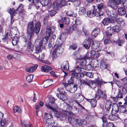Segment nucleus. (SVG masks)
Returning a JSON list of instances; mask_svg holds the SVG:
<instances>
[{
  "mask_svg": "<svg viewBox=\"0 0 127 127\" xmlns=\"http://www.w3.org/2000/svg\"><path fill=\"white\" fill-rule=\"evenodd\" d=\"M86 9L84 7H80L79 8L78 13L81 15L85 14L86 13Z\"/></svg>",
  "mask_w": 127,
  "mask_h": 127,
  "instance_id": "393cba45",
  "label": "nucleus"
},
{
  "mask_svg": "<svg viewBox=\"0 0 127 127\" xmlns=\"http://www.w3.org/2000/svg\"><path fill=\"white\" fill-rule=\"evenodd\" d=\"M65 94V93H63V94H57V96L58 98L60 99H65L66 98Z\"/></svg>",
  "mask_w": 127,
  "mask_h": 127,
  "instance_id": "bb28decb",
  "label": "nucleus"
},
{
  "mask_svg": "<svg viewBox=\"0 0 127 127\" xmlns=\"http://www.w3.org/2000/svg\"><path fill=\"white\" fill-rule=\"evenodd\" d=\"M117 42L118 45L120 46H121L124 43L123 41L120 39H118L117 40Z\"/></svg>",
  "mask_w": 127,
  "mask_h": 127,
  "instance_id": "bf43d9fd",
  "label": "nucleus"
},
{
  "mask_svg": "<svg viewBox=\"0 0 127 127\" xmlns=\"http://www.w3.org/2000/svg\"><path fill=\"white\" fill-rule=\"evenodd\" d=\"M112 102L110 100H106L105 105V108L107 111H108L112 106Z\"/></svg>",
  "mask_w": 127,
  "mask_h": 127,
  "instance_id": "f3484780",
  "label": "nucleus"
},
{
  "mask_svg": "<svg viewBox=\"0 0 127 127\" xmlns=\"http://www.w3.org/2000/svg\"><path fill=\"white\" fill-rule=\"evenodd\" d=\"M108 5L109 7L114 10H116L118 8L117 5L113 0H109Z\"/></svg>",
  "mask_w": 127,
  "mask_h": 127,
  "instance_id": "f8f14e48",
  "label": "nucleus"
},
{
  "mask_svg": "<svg viewBox=\"0 0 127 127\" xmlns=\"http://www.w3.org/2000/svg\"><path fill=\"white\" fill-rule=\"evenodd\" d=\"M68 119L69 122L70 123L73 124V120H74L73 118H72L71 117H68Z\"/></svg>",
  "mask_w": 127,
  "mask_h": 127,
  "instance_id": "4d7b16f0",
  "label": "nucleus"
},
{
  "mask_svg": "<svg viewBox=\"0 0 127 127\" xmlns=\"http://www.w3.org/2000/svg\"><path fill=\"white\" fill-rule=\"evenodd\" d=\"M91 41L89 40H86L83 43L84 46L87 49H89L91 45Z\"/></svg>",
  "mask_w": 127,
  "mask_h": 127,
  "instance_id": "aec40b11",
  "label": "nucleus"
},
{
  "mask_svg": "<svg viewBox=\"0 0 127 127\" xmlns=\"http://www.w3.org/2000/svg\"><path fill=\"white\" fill-rule=\"evenodd\" d=\"M29 37V41L28 42L27 47L29 51L30 52H32L34 49L33 45L32 43V42H33L32 39L33 37H32L31 40L30 39V37Z\"/></svg>",
  "mask_w": 127,
  "mask_h": 127,
  "instance_id": "9b49d317",
  "label": "nucleus"
},
{
  "mask_svg": "<svg viewBox=\"0 0 127 127\" xmlns=\"http://www.w3.org/2000/svg\"><path fill=\"white\" fill-rule=\"evenodd\" d=\"M13 111L14 113H16L17 111L19 113L21 112V109H20L19 107L17 106H14L13 108Z\"/></svg>",
  "mask_w": 127,
  "mask_h": 127,
  "instance_id": "ea45409f",
  "label": "nucleus"
},
{
  "mask_svg": "<svg viewBox=\"0 0 127 127\" xmlns=\"http://www.w3.org/2000/svg\"><path fill=\"white\" fill-rule=\"evenodd\" d=\"M127 93V91L125 87L123 86L121 89H119L117 96L120 98H123V96L126 95Z\"/></svg>",
  "mask_w": 127,
  "mask_h": 127,
  "instance_id": "6e6552de",
  "label": "nucleus"
},
{
  "mask_svg": "<svg viewBox=\"0 0 127 127\" xmlns=\"http://www.w3.org/2000/svg\"><path fill=\"white\" fill-rule=\"evenodd\" d=\"M21 125L22 127H27L25 121L23 120L21 121Z\"/></svg>",
  "mask_w": 127,
  "mask_h": 127,
  "instance_id": "0e129e2a",
  "label": "nucleus"
},
{
  "mask_svg": "<svg viewBox=\"0 0 127 127\" xmlns=\"http://www.w3.org/2000/svg\"><path fill=\"white\" fill-rule=\"evenodd\" d=\"M53 33L49 27H48L46 29V36L43 38V40H41L39 43L38 45L36 47L35 53H37L41 52V48H43L45 46L44 45H42V44H46L47 42V40L49 38L50 35Z\"/></svg>",
  "mask_w": 127,
  "mask_h": 127,
  "instance_id": "f03ea898",
  "label": "nucleus"
},
{
  "mask_svg": "<svg viewBox=\"0 0 127 127\" xmlns=\"http://www.w3.org/2000/svg\"><path fill=\"white\" fill-rule=\"evenodd\" d=\"M53 80L51 79H47L44 81L43 83L44 85L43 87L44 88H46L51 85L52 84Z\"/></svg>",
  "mask_w": 127,
  "mask_h": 127,
  "instance_id": "ddd939ff",
  "label": "nucleus"
},
{
  "mask_svg": "<svg viewBox=\"0 0 127 127\" xmlns=\"http://www.w3.org/2000/svg\"><path fill=\"white\" fill-rule=\"evenodd\" d=\"M52 117L51 115L45 113L44 117L43 119V121L45 123L49 124L50 121L52 120Z\"/></svg>",
  "mask_w": 127,
  "mask_h": 127,
  "instance_id": "1a4fd4ad",
  "label": "nucleus"
},
{
  "mask_svg": "<svg viewBox=\"0 0 127 127\" xmlns=\"http://www.w3.org/2000/svg\"><path fill=\"white\" fill-rule=\"evenodd\" d=\"M8 123V121L7 120H2L0 121V125L2 127H5Z\"/></svg>",
  "mask_w": 127,
  "mask_h": 127,
  "instance_id": "c756f323",
  "label": "nucleus"
},
{
  "mask_svg": "<svg viewBox=\"0 0 127 127\" xmlns=\"http://www.w3.org/2000/svg\"><path fill=\"white\" fill-rule=\"evenodd\" d=\"M75 22L76 25H80L81 22L80 18H77L75 21Z\"/></svg>",
  "mask_w": 127,
  "mask_h": 127,
  "instance_id": "37998d69",
  "label": "nucleus"
},
{
  "mask_svg": "<svg viewBox=\"0 0 127 127\" xmlns=\"http://www.w3.org/2000/svg\"><path fill=\"white\" fill-rule=\"evenodd\" d=\"M73 80L71 78L68 81V82L69 84H70L68 86H67V87H65V89L66 90L68 91H70V84H72L73 83Z\"/></svg>",
  "mask_w": 127,
  "mask_h": 127,
  "instance_id": "cd10ccee",
  "label": "nucleus"
},
{
  "mask_svg": "<svg viewBox=\"0 0 127 127\" xmlns=\"http://www.w3.org/2000/svg\"><path fill=\"white\" fill-rule=\"evenodd\" d=\"M63 22L64 23L67 25L69 24L70 22L69 19L67 18H64L63 20Z\"/></svg>",
  "mask_w": 127,
  "mask_h": 127,
  "instance_id": "a19ab883",
  "label": "nucleus"
},
{
  "mask_svg": "<svg viewBox=\"0 0 127 127\" xmlns=\"http://www.w3.org/2000/svg\"><path fill=\"white\" fill-rule=\"evenodd\" d=\"M112 29L115 32H117L121 30V29L118 26H116L113 27Z\"/></svg>",
  "mask_w": 127,
  "mask_h": 127,
  "instance_id": "f704fd0d",
  "label": "nucleus"
},
{
  "mask_svg": "<svg viewBox=\"0 0 127 127\" xmlns=\"http://www.w3.org/2000/svg\"><path fill=\"white\" fill-rule=\"evenodd\" d=\"M100 29L98 28H95L93 31L91 35V37L92 38H95L99 34L100 32Z\"/></svg>",
  "mask_w": 127,
  "mask_h": 127,
  "instance_id": "9d476101",
  "label": "nucleus"
},
{
  "mask_svg": "<svg viewBox=\"0 0 127 127\" xmlns=\"http://www.w3.org/2000/svg\"><path fill=\"white\" fill-rule=\"evenodd\" d=\"M40 24L39 22L35 24L31 22L29 23L27 26V33L28 37H30L31 40L34 36L33 32L36 34H38L40 31Z\"/></svg>",
  "mask_w": 127,
  "mask_h": 127,
  "instance_id": "f257e3e1",
  "label": "nucleus"
},
{
  "mask_svg": "<svg viewBox=\"0 0 127 127\" xmlns=\"http://www.w3.org/2000/svg\"><path fill=\"white\" fill-rule=\"evenodd\" d=\"M107 126L108 127H116L114 126V124L111 122L109 123L107 125Z\"/></svg>",
  "mask_w": 127,
  "mask_h": 127,
  "instance_id": "69168bd1",
  "label": "nucleus"
},
{
  "mask_svg": "<svg viewBox=\"0 0 127 127\" xmlns=\"http://www.w3.org/2000/svg\"><path fill=\"white\" fill-rule=\"evenodd\" d=\"M24 9V7L23 4H19L18 8L16 9V11L18 13H21L23 12Z\"/></svg>",
  "mask_w": 127,
  "mask_h": 127,
  "instance_id": "a878e982",
  "label": "nucleus"
},
{
  "mask_svg": "<svg viewBox=\"0 0 127 127\" xmlns=\"http://www.w3.org/2000/svg\"><path fill=\"white\" fill-rule=\"evenodd\" d=\"M103 14V13H100L98 11H97V9L95 8H94L93 10L88 11L87 13L88 17L91 18L94 17L95 15H97V16L102 15Z\"/></svg>",
  "mask_w": 127,
  "mask_h": 127,
  "instance_id": "20e7f679",
  "label": "nucleus"
},
{
  "mask_svg": "<svg viewBox=\"0 0 127 127\" xmlns=\"http://www.w3.org/2000/svg\"><path fill=\"white\" fill-rule=\"evenodd\" d=\"M82 73H80L79 74H78V75L77 76L78 77H83L84 75H85V72H86V71H82Z\"/></svg>",
  "mask_w": 127,
  "mask_h": 127,
  "instance_id": "864d4df0",
  "label": "nucleus"
},
{
  "mask_svg": "<svg viewBox=\"0 0 127 127\" xmlns=\"http://www.w3.org/2000/svg\"><path fill=\"white\" fill-rule=\"evenodd\" d=\"M100 67L101 69H104L107 68V65L106 63L102 62L100 63Z\"/></svg>",
  "mask_w": 127,
  "mask_h": 127,
  "instance_id": "4c0bfd02",
  "label": "nucleus"
},
{
  "mask_svg": "<svg viewBox=\"0 0 127 127\" xmlns=\"http://www.w3.org/2000/svg\"><path fill=\"white\" fill-rule=\"evenodd\" d=\"M99 46V44L96 42L93 43L92 45L91 48L92 49H96L98 48Z\"/></svg>",
  "mask_w": 127,
  "mask_h": 127,
  "instance_id": "58836bf2",
  "label": "nucleus"
},
{
  "mask_svg": "<svg viewBox=\"0 0 127 127\" xmlns=\"http://www.w3.org/2000/svg\"><path fill=\"white\" fill-rule=\"evenodd\" d=\"M85 99L91 103L92 107H96L97 102V101L96 99H95L94 98L89 99L85 98Z\"/></svg>",
  "mask_w": 127,
  "mask_h": 127,
  "instance_id": "6ab92c4d",
  "label": "nucleus"
},
{
  "mask_svg": "<svg viewBox=\"0 0 127 127\" xmlns=\"http://www.w3.org/2000/svg\"><path fill=\"white\" fill-rule=\"evenodd\" d=\"M87 122L84 119H76L74 120L73 124L76 127H81L86 125Z\"/></svg>",
  "mask_w": 127,
  "mask_h": 127,
  "instance_id": "39448f33",
  "label": "nucleus"
},
{
  "mask_svg": "<svg viewBox=\"0 0 127 127\" xmlns=\"http://www.w3.org/2000/svg\"><path fill=\"white\" fill-rule=\"evenodd\" d=\"M106 13L108 16L111 18H115L117 17V14L116 12L115 11H112L111 14H110V11L107 9L106 10Z\"/></svg>",
  "mask_w": 127,
  "mask_h": 127,
  "instance_id": "4468645a",
  "label": "nucleus"
},
{
  "mask_svg": "<svg viewBox=\"0 0 127 127\" xmlns=\"http://www.w3.org/2000/svg\"><path fill=\"white\" fill-rule=\"evenodd\" d=\"M61 68L64 70H68L69 69V65L68 62L66 61L64 62L61 65Z\"/></svg>",
  "mask_w": 127,
  "mask_h": 127,
  "instance_id": "dca6fc26",
  "label": "nucleus"
},
{
  "mask_svg": "<svg viewBox=\"0 0 127 127\" xmlns=\"http://www.w3.org/2000/svg\"><path fill=\"white\" fill-rule=\"evenodd\" d=\"M96 51L94 50L91 51L90 52L91 57L92 58H95Z\"/></svg>",
  "mask_w": 127,
  "mask_h": 127,
  "instance_id": "c03bdc74",
  "label": "nucleus"
},
{
  "mask_svg": "<svg viewBox=\"0 0 127 127\" xmlns=\"http://www.w3.org/2000/svg\"><path fill=\"white\" fill-rule=\"evenodd\" d=\"M77 46L75 44H73L72 45L70 46L69 48L70 49L75 50L77 48Z\"/></svg>",
  "mask_w": 127,
  "mask_h": 127,
  "instance_id": "603ef678",
  "label": "nucleus"
},
{
  "mask_svg": "<svg viewBox=\"0 0 127 127\" xmlns=\"http://www.w3.org/2000/svg\"><path fill=\"white\" fill-rule=\"evenodd\" d=\"M97 11H98V12L100 13H103L100 10H102L103 8V4L102 3H101L98 4L97 6Z\"/></svg>",
  "mask_w": 127,
  "mask_h": 127,
  "instance_id": "7c9ffc66",
  "label": "nucleus"
},
{
  "mask_svg": "<svg viewBox=\"0 0 127 127\" xmlns=\"http://www.w3.org/2000/svg\"><path fill=\"white\" fill-rule=\"evenodd\" d=\"M114 2L117 5H119L121 4L122 0H113Z\"/></svg>",
  "mask_w": 127,
  "mask_h": 127,
  "instance_id": "6e6d98bb",
  "label": "nucleus"
},
{
  "mask_svg": "<svg viewBox=\"0 0 127 127\" xmlns=\"http://www.w3.org/2000/svg\"><path fill=\"white\" fill-rule=\"evenodd\" d=\"M119 108L120 107H118L117 104L116 103H113L112 106V111L114 113L116 114L118 112Z\"/></svg>",
  "mask_w": 127,
  "mask_h": 127,
  "instance_id": "a211bd4d",
  "label": "nucleus"
},
{
  "mask_svg": "<svg viewBox=\"0 0 127 127\" xmlns=\"http://www.w3.org/2000/svg\"><path fill=\"white\" fill-rule=\"evenodd\" d=\"M104 43L105 44H106L109 43H111L112 41L109 39H105L104 41Z\"/></svg>",
  "mask_w": 127,
  "mask_h": 127,
  "instance_id": "3c124183",
  "label": "nucleus"
},
{
  "mask_svg": "<svg viewBox=\"0 0 127 127\" xmlns=\"http://www.w3.org/2000/svg\"><path fill=\"white\" fill-rule=\"evenodd\" d=\"M33 78V75L32 74L29 75L27 76L26 79L28 82H30L32 81Z\"/></svg>",
  "mask_w": 127,
  "mask_h": 127,
  "instance_id": "2f4dec72",
  "label": "nucleus"
},
{
  "mask_svg": "<svg viewBox=\"0 0 127 127\" xmlns=\"http://www.w3.org/2000/svg\"><path fill=\"white\" fill-rule=\"evenodd\" d=\"M113 22V20H112L107 18H104L101 22L104 25H107L110 23H112Z\"/></svg>",
  "mask_w": 127,
  "mask_h": 127,
  "instance_id": "2eb2a0df",
  "label": "nucleus"
},
{
  "mask_svg": "<svg viewBox=\"0 0 127 127\" xmlns=\"http://www.w3.org/2000/svg\"><path fill=\"white\" fill-rule=\"evenodd\" d=\"M55 99L53 97H51L50 98L49 102L48 103L46 104V106L48 108H49L52 111L55 112H57V107H55L53 108L50 104V103L53 104L54 103Z\"/></svg>",
  "mask_w": 127,
  "mask_h": 127,
  "instance_id": "423d86ee",
  "label": "nucleus"
},
{
  "mask_svg": "<svg viewBox=\"0 0 127 127\" xmlns=\"http://www.w3.org/2000/svg\"><path fill=\"white\" fill-rule=\"evenodd\" d=\"M8 12L11 15H13L15 12V10L14 8L8 9Z\"/></svg>",
  "mask_w": 127,
  "mask_h": 127,
  "instance_id": "49530a36",
  "label": "nucleus"
},
{
  "mask_svg": "<svg viewBox=\"0 0 127 127\" xmlns=\"http://www.w3.org/2000/svg\"><path fill=\"white\" fill-rule=\"evenodd\" d=\"M39 3L42 6H45L47 5L50 2V0H40Z\"/></svg>",
  "mask_w": 127,
  "mask_h": 127,
  "instance_id": "b1692460",
  "label": "nucleus"
},
{
  "mask_svg": "<svg viewBox=\"0 0 127 127\" xmlns=\"http://www.w3.org/2000/svg\"><path fill=\"white\" fill-rule=\"evenodd\" d=\"M52 68L46 65H43L42 67L41 70L43 72H47L49 71L50 70H51Z\"/></svg>",
  "mask_w": 127,
  "mask_h": 127,
  "instance_id": "4be33fe9",
  "label": "nucleus"
},
{
  "mask_svg": "<svg viewBox=\"0 0 127 127\" xmlns=\"http://www.w3.org/2000/svg\"><path fill=\"white\" fill-rule=\"evenodd\" d=\"M62 113H63L64 115H67L69 114L70 115L71 114V113L70 112L67 111H66L63 110L62 111Z\"/></svg>",
  "mask_w": 127,
  "mask_h": 127,
  "instance_id": "5fc2aeb1",
  "label": "nucleus"
},
{
  "mask_svg": "<svg viewBox=\"0 0 127 127\" xmlns=\"http://www.w3.org/2000/svg\"><path fill=\"white\" fill-rule=\"evenodd\" d=\"M84 70H86V69L85 68H80L78 67V66H77L76 67H75V69H74L73 71H71V75L72 76L71 77H74V76H77L78 74H79L80 73H82V69Z\"/></svg>",
  "mask_w": 127,
  "mask_h": 127,
  "instance_id": "0eeeda50",
  "label": "nucleus"
},
{
  "mask_svg": "<svg viewBox=\"0 0 127 127\" xmlns=\"http://www.w3.org/2000/svg\"><path fill=\"white\" fill-rule=\"evenodd\" d=\"M102 119L103 122V127H107V122L106 118L104 117H103L102 118Z\"/></svg>",
  "mask_w": 127,
  "mask_h": 127,
  "instance_id": "473e14b6",
  "label": "nucleus"
},
{
  "mask_svg": "<svg viewBox=\"0 0 127 127\" xmlns=\"http://www.w3.org/2000/svg\"><path fill=\"white\" fill-rule=\"evenodd\" d=\"M69 1L72 2H75V4L77 3V4L76 5L77 6L80 3V1L78 0H69Z\"/></svg>",
  "mask_w": 127,
  "mask_h": 127,
  "instance_id": "e2e57ef3",
  "label": "nucleus"
},
{
  "mask_svg": "<svg viewBox=\"0 0 127 127\" xmlns=\"http://www.w3.org/2000/svg\"><path fill=\"white\" fill-rule=\"evenodd\" d=\"M57 13V12L54 10L51 11L50 12V15L51 16L54 15Z\"/></svg>",
  "mask_w": 127,
  "mask_h": 127,
  "instance_id": "13d9d810",
  "label": "nucleus"
},
{
  "mask_svg": "<svg viewBox=\"0 0 127 127\" xmlns=\"http://www.w3.org/2000/svg\"><path fill=\"white\" fill-rule=\"evenodd\" d=\"M118 12L119 14L121 15H124L126 13L125 9L122 7H120L118 8Z\"/></svg>",
  "mask_w": 127,
  "mask_h": 127,
  "instance_id": "412c9836",
  "label": "nucleus"
},
{
  "mask_svg": "<svg viewBox=\"0 0 127 127\" xmlns=\"http://www.w3.org/2000/svg\"><path fill=\"white\" fill-rule=\"evenodd\" d=\"M111 98L113 99V100L115 102H117L118 101V97L117 96V97H113L111 96Z\"/></svg>",
  "mask_w": 127,
  "mask_h": 127,
  "instance_id": "680f3d73",
  "label": "nucleus"
},
{
  "mask_svg": "<svg viewBox=\"0 0 127 127\" xmlns=\"http://www.w3.org/2000/svg\"><path fill=\"white\" fill-rule=\"evenodd\" d=\"M85 75L90 78H92L93 77V74L92 72L86 71V72H85Z\"/></svg>",
  "mask_w": 127,
  "mask_h": 127,
  "instance_id": "79ce46f5",
  "label": "nucleus"
},
{
  "mask_svg": "<svg viewBox=\"0 0 127 127\" xmlns=\"http://www.w3.org/2000/svg\"><path fill=\"white\" fill-rule=\"evenodd\" d=\"M58 91L59 92V94H63V93H65V92L64 89L62 88H60L57 89Z\"/></svg>",
  "mask_w": 127,
  "mask_h": 127,
  "instance_id": "a18cd8bd",
  "label": "nucleus"
},
{
  "mask_svg": "<svg viewBox=\"0 0 127 127\" xmlns=\"http://www.w3.org/2000/svg\"><path fill=\"white\" fill-rule=\"evenodd\" d=\"M117 21L118 23L121 26H123L125 25V23L122 18H117Z\"/></svg>",
  "mask_w": 127,
  "mask_h": 127,
  "instance_id": "c85d7f7f",
  "label": "nucleus"
},
{
  "mask_svg": "<svg viewBox=\"0 0 127 127\" xmlns=\"http://www.w3.org/2000/svg\"><path fill=\"white\" fill-rule=\"evenodd\" d=\"M122 2L124 6L127 8V0H122Z\"/></svg>",
  "mask_w": 127,
  "mask_h": 127,
  "instance_id": "8fccbe9b",
  "label": "nucleus"
},
{
  "mask_svg": "<svg viewBox=\"0 0 127 127\" xmlns=\"http://www.w3.org/2000/svg\"><path fill=\"white\" fill-rule=\"evenodd\" d=\"M38 66V65L37 64H36L34 66L27 68L26 69V71L28 72H32L36 70Z\"/></svg>",
  "mask_w": 127,
  "mask_h": 127,
  "instance_id": "5701e85b",
  "label": "nucleus"
},
{
  "mask_svg": "<svg viewBox=\"0 0 127 127\" xmlns=\"http://www.w3.org/2000/svg\"><path fill=\"white\" fill-rule=\"evenodd\" d=\"M74 96H75V99L74 100L75 102L79 106L81 107L82 109H84V107L82 106L79 103L83 100L84 98V96L79 93L75 94Z\"/></svg>",
  "mask_w": 127,
  "mask_h": 127,
  "instance_id": "7ed1b4c3",
  "label": "nucleus"
},
{
  "mask_svg": "<svg viewBox=\"0 0 127 127\" xmlns=\"http://www.w3.org/2000/svg\"><path fill=\"white\" fill-rule=\"evenodd\" d=\"M111 27H109L107 28V31H106L105 33L107 36H111L112 35V33L110 32L111 31Z\"/></svg>",
  "mask_w": 127,
  "mask_h": 127,
  "instance_id": "72a5a7b5",
  "label": "nucleus"
},
{
  "mask_svg": "<svg viewBox=\"0 0 127 127\" xmlns=\"http://www.w3.org/2000/svg\"><path fill=\"white\" fill-rule=\"evenodd\" d=\"M103 94V91L100 89H98L97 91L96 94L97 95H101L102 94Z\"/></svg>",
  "mask_w": 127,
  "mask_h": 127,
  "instance_id": "052dcab7",
  "label": "nucleus"
},
{
  "mask_svg": "<svg viewBox=\"0 0 127 127\" xmlns=\"http://www.w3.org/2000/svg\"><path fill=\"white\" fill-rule=\"evenodd\" d=\"M101 95H97V94H96L95 95V98L96 100H98L101 97Z\"/></svg>",
  "mask_w": 127,
  "mask_h": 127,
  "instance_id": "774afa93",
  "label": "nucleus"
},
{
  "mask_svg": "<svg viewBox=\"0 0 127 127\" xmlns=\"http://www.w3.org/2000/svg\"><path fill=\"white\" fill-rule=\"evenodd\" d=\"M120 107V111L121 113H127V111L125 106H121Z\"/></svg>",
  "mask_w": 127,
  "mask_h": 127,
  "instance_id": "e433bc0d",
  "label": "nucleus"
},
{
  "mask_svg": "<svg viewBox=\"0 0 127 127\" xmlns=\"http://www.w3.org/2000/svg\"><path fill=\"white\" fill-rule=\"evenodd\" d=\"M77 90V87L75 85H74L73 87L71 89L70 91L72 93L74 92Z\"/></svg>",
  "mask_w": 127,
  "mask_h": 127,
  "instance_id": "09e8293b",
  "label": "nucleus"
},
{
  "mask_svg": "<svg viewBox=\"0 0 127 127\" xmlns=\"http://www.w3.org/2000/svg\"><path fill=\"white\" fill-rule=\"evenodd\" d=\"M59 50V49L58 48H55L53 50L52 53V57L53 59L54 60L56 58V53L58 50Z\"/></svg>",
  "mask_w": 127,
  "mask_h": 127,
  "instance_id": "c9c22d12",
  "label": "nucleus"
},
{
  "mask_svg": "<svg viewBox=\"0 0 127 127\" xmlns=\"http://www.w3.org/2000/svg\"><path fill=\"white\" fill-rule=\"evenodd\" d=\"M73 11L70 10L68 11L66 13L69 16H71Z\"/></svg>",
  "mask_w": 127,
  "mask_h": 127,
  "instance_id": "338daca9",
  "label": "nucleus"
},
{
  "mask_svg": "<svg viewBox=\"0 0 127 127\" xmlns=\"http://www.w3.org/2000/svg\"><path fill=\"white\" fill-rule=\"evenodd\" d=\"M66 30L67 31V33L70 34L72 33L73 31L72 28L71 27H67L66 29Z\"/></svg>",
  "mask_w": 127,
  "mask_h": 127,
  "instance_id": "de8ad7c7",
  "label": "nucleus"
}]
</instances>
